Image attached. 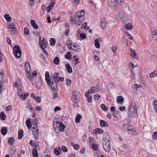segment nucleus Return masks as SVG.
Returning a JSON list of instances; mask_svg holds the SVG:
<instances>
[{
    "instance_id": "nucleus-1",
    "label": "nucleus",
    "mask_w": 157,
    "mask_h": 157,
    "mask_svg": "<svg viewBox=\"0 0 157 157\" xmlns=\"http://www.w3.org/2000/svg\"><path fill=\"white\" fill-rule=\"evenodd\" d=\"M59 77V74L58 73H55L53 75V77H51V86L50 88L52 90H55L58 88L56 81L57 80Z\"/></svg>"
},
{
    "instance_id": "nucleus-2",
    "label": "nucleus",
    "mask_w": 157,
    "mask_h": 157,
    "mask_svg": "<svg viewBox=\"0 0 157 157\" xmlns=\"http://www.w3.org/2000/svg\"><path fill=\"white\" fill-rule=\"evenodd\" d=\"M13 54L17 58H20L21 55V51L20 47L18 45H15L13 49Z\"/></svg>"
},
{
    "instance_id": "nucleus-3",
    "label": "nucleus",
    "mask_w": 157,
    "mask_h": 157,
    "mask_svg": "<svg viewBox=\"0 0 157 157\" xmlns=\"http://www.w3.org/2000/svg\"><path fill=\"white\" fill-rule=\"evenodd\" d=\"M80 94L79 92L76 90H74L73 91L71 97V99L72 101L75 103H77L79 100Z\"/></svg>"
},
{
    "instance_id": "nucleus-4",
    "label": "nucleus",
    "mask_w": 157,
    "mask_h": 157,
    "mask_svg": "<svg viewBox=\"0 0 157 157\" xmlns=\"http://www.w3.org/2000/svg\"><path fill=\"white\" fill-rule=\"evenodd\" d=\"M136 109L135 107H129L128 111V116L130 117L135 116L137 112Z\"/></svg>"
},
{
    "instance_id": "nucleus-5",
    "label": "nucleus",
    "mask_w": 157,
    "mask_h": 157,
    "mask_svg": "<svg viewBox=\"0 0 157 157\" xmlns=\"http://www.w3.org/2000/svg\"><path fill=\"white\" fill-rule=\"evenodd\" d=\"M9 29L10 30V31L11 34H15L17 33V29L15 25L13 23H11L8 24Z\"/></svg>"
},
{
    "instance_id": "nucleus-6",
    "label": "nucleus",
    "mask_w": 157,
    "mask_h": 157,
    "mask_svg": "<svg viewBox=\"0 0 157 157\" xmlns=\"http://www.w3.org/2000/svg\"><path fill=\"white\" fill-rule=\"evenodd\" d=\"M102 146L106 152H108L109 151L110 148V142H105V141H102Z\"/></svg>"
},
{
    "instance_id": "nucleus-7",
    "label": "nucleus",
    "mask_w": 157,
    "mask_h": 157,
    "mask_svg": "<svg viewBox=\"0 0 157 157\" xmlns=\"http://www.w3.org/2000/svg\"><path fill=\"white\" fill-rule=\"evenodd\" d=\"M84 18H82L81 19V18H80L79 17L77 16H75L74 21L76 25H80L81 24V23L84 21Z\"/></svg>"
},
{
    "instance_id": "nucleus-8",
    "label": "nucleus",
    "mask_w": 157,
    "mask_h": 157,
    "mask_svg": "<svg viewBox=\"0 0 157 157\" xmlns=\"http://www.w3.org/2000/svg\"><path fill=\"white\" fill-rule=\"evenodd\" d=\"M129 53L131 57L136 59H139L138 55L135 50L132 48L130 49Z\"/></svg>"
},
{
    "instance_id": "nucleus-9",
    "label": "nucleus",
    "mask_w": 157,
    "mask_h": 157,
    "mask_svg": "<svg viewBox=\"0 0 157 157\" xmlns=\"http://www.w3.org/2000/svg\"><path fill=\"white\" fill-rule=\"evenodd\" d=\"M71 48L75 50L77 52H79L80 51L81 48L80 46L75 44H72L71 47H70Z\"/></svg>"
},
{
    "instance_id": "nucleus-10",
    "label": "nucleus",
    "mask_w": 157,
    "mask_h": 157,
    "mask_svg": "<svg viewBox=\"0 0 157 157\" xmlns=\"http://www.w3.org/2000/svg\"><path fill=\"white\" fill-rule=\"evenodd\" d=\"M45 79L48 85L50 87V86H51V79H50L49 73L48 72H46L45 73Z\"/></svg>"
},
{
    "instance_id": "nucleus-11",
    "label": "nucleus",
    "mask_w": 157,
    "mask_h": 157,
    "mask_svg": "<svg viewBox=\"0 0 157 157\" xmlns=\"http://www.w3.org/2000/svg\"><path fill=\"white\" fill-rule=\"evenodd\" d=\"M107 3L108 5L112 7H115L117 6L115 0H108Z\"/></svg>"
},
{
    "instance_id": "nucleus-12",
    "label": "nucleus",
    "mask_w": 157,
    "mask_h": 157,
    "mask_svg": "<svg viewBox=\"0 0 157 157\" xmlns=\"http://www.w3.org/2000/svg\"><path fill=\"white\" fill-rule=\"evenodd\" d=\"M85 14V11L83 10H81L78 11L75 14V16H77L81 18H84V15Z\"/></svg>"
},
{
    "instance_id": "nucleus-13",
    "label": "nucleus",
    "mask_w": 157,
    "mask_h": 157,
    "mask_svg": "<svg viewBox=\"0 0 157 157\" xmlns=\"http://www.w3.org/2000/svg\"><path fill=\"white\" fill-rule=\"evenodd\" d=\"M110 138L109 133L108 132L105 133L103 136V140L102 141H105V142H110Z\"/></svg>"
},
{
    "instance_id": "nucleus-14",
    "label": "nucleus",
    "mask_w": 157,
    "mask_h": 157,
    "mask_svg": "<svg viewBox=\"0 0 157 157\" xmlns=\"http://www.w3.org/2000/svg\"><path fill=\"white\" fill-rule=\"evenodd\" d=\"M47 41L45 40V38H44L41 42L40 43L41 48L43 49L46 48L47 47Z\"/></svg>"
},
{
    "instance_id": "nucleus-15",
    "label": "nucleus",
    "mask_w": 157,
    "mask_h": 157,
    "mask_svg": "<svg viewBox=\"0 0 157 157\" xmlns=\"http://www.w3.org/2000/svg\"><path fill=\"white\" fill-rule=\"evenodd\" d=\"M65 127L66 126L65 125L63 124L62 122H60L59 123L57 128L59 130L62 132L63 131Z\"/></svg>"
},
{
    "instance_id": "nucleus-16",
    "label": "nucleus",
    "mask_w": 157,
    "mask_h": 157,
    "mask_svg": "<svg viewBox=\"0 0 157 157\" xmlns=\"http://www.w3.org/2000/svg\"><path fill=\"white\" fill-rule=\"evenodd\" d=\"M37 145H35V147L33 148V155L34 157H37L38 156V154L37 152V150L36 149L37 147Z\"/></svg>"
},
{
    "instance_id": "nucleus-17",
    "label": "nucleus",
    "mask_w": 157,
    "mask_h": 157,
    "mask_svg": "<svg viewBox=\"0 0 157 157\" xmlns=\"http://www.w3.org/2000/svg\"><path fill=\"white\" fill-rule=\"evenodd\" d=\"M18 95L19 97L21 98L22 100H25L26 99V98L28 97L29 96V94L28 93H25L24 94V96L23 97V95L22 94H20V92L18 91Z\"/></svg>"
},
{
    "instance_id": "nucleus-18",
    "label": "nucleus",
    "mask_w": 157,
    "mask_h": 157,
    "mask_svg": "<svg viewBox=\"0 0 157 157\" xmlns=\"http://www.w3.org/2000/svg\"><path fill=\"white\" fill-rule=\"evenodd\" d=\"M125 28L127 30H130L133 29V27L131 23H129L124 25Z\"/></svg>"
},
{
    "instance_id": "nucleus-19",
    "label": "nucleus",
    "mask_w": 157,
    "mask_h": 157,
    "mask_svg": "<svg viewBox=\"0 0 157 157\" xmlns=\"http://www.w3.org/2000/svg\"><path fill=\"white\" fill-rule=\"evenodd\" d=\"M65 67L66 68L67 70L68 73H71L72 72V68L69 63H66L65 65Z\"/></svg>"
},
{
    "instance_id": "nucleus-20",
    "label": "nucleus",
    "mask_w": 157,
    "mask_h": 157,
    "mask_svg": "<svg viewBox=\"0 0 157 157\" xmlns=\"http://www.w3.org/2000/svg\"><path fill=\"white\" fill-rule=\"evenodd\" d=\"M124 100V98L121 96H118L117 98V102L120 104H121L123 102Z\"/></svg>"
},
{
    "instance_id": "nucleus-21",
    "label": "nucleus",
    "mask_w": 157,
    "mask_h": 157,
    "mask_svg": "<svg viewBox=\"0 0 157 157\" xmlns=\"http://www.w3.org/2000/svg\"><path fill=\"white\" fill-rule=\"evenodd\" d=\"M73 62H75V64L77 65L80 63V62L79 61V58L77 57V55H75L73 57Z\"/></svg>"
},
{
    "instance_id": "nucleus-22",
    "label": "nucleus",
    "mask_w": 157,
    "mask_h": 157,
    "mask_svg": "<svg viewBox=\"0 0 157 157\" xmlns=\"http://www.w3.org/2000/svg\"><path fill=\"white\" fill-rule=\"evenodd\" d=\"M100 124L101 127L108 126L109 125L108 123L104 120H101L100 121Z\"/></svg>"
},
{
    "instance_id": "nucleus-23",
    "label": "nucleus",
    "mask_w": 157,
    "mask_h": 157,
    "mask_svg": "<svg viewBox=\"0 0 157 157\" xmlns=\"http://www.w3.org/2000/svg\"><path fill=\"white\" fill-rule=\"evenodd\" d=\"M30 24L32 26L34 29H37L38 28V26L36 24L34 20H32L30 21Z\"/></svg>"
},
{
    "instance_id": "nucleus-24",
    "label": "nucleus",
    "mask_w": 157,
    "mask_h": 157,
    "mask_svg": "<svg viewBox=\"0 0 157 157\" xmlns=\"http://www.w3.org/2000/svg\"><path fill=\"white\" fill-rule=\"evenodd\" d=\"M23 131L22 130L20 129L18 131V138L19 140H21L22 139L23 136Z\"/></svg>"
},
{
    "instance_id": "nucleus-25",
    "label": "nucleus",
    "mask_w": 157,
    "mask_h": 157,
    "mask_svg": "<svg viewBox=\"0 0 157 157\" xmlns=\"http://www.w3.org/2000/svg\"><path fill=\"white\" fill-rule=\"evenodd\" d=\"M25 70L26 72H28L29 71H30V67L29 64V63L28 62H25Z\"/></svg>"
},
{
    "instance_id": "nucleus-26",
    "label": "nucleus",
    "mask_w": 157,
    "mask_h": 157,
    "mask_svg": "<svg viewBox=\"0 0 157 157\" xmlns=\"http://www.w3.org/2000/svg\"><path fill=\"white\" fill-rule=\"evenodd\" d=\"M8 130L6 127H3L1 130V134L4 136L6 134Z\"/></svg>"
},
{
    "instance_id": "nucleus-27",
    "label": "nucleus",
    "mask_w": 157,
    "mask_h": 157,
    "mask_svg": "<svg viewBox=\"0 0 157 157\" xmlns=\"http://www.w3.org/2000/svg\"><path fill=\"white\" fill-rule=\"evenodd\" d=\"M157 76V70H155L149 74L151 78H154Z\"/></svg>"
},
{
    "instance_id": "nucleus-28",
    "label": "nucleus",
    "mask_w": 157,
    "mask_h": 157,
    "mask_svg": "<svg viewBox=\"0 0 157 157\" xmlns=\"http://www.w3.org/2000/svg\"><path fill=\"white\" fill-rule=\"evenodd\" d=\"M54 152L56 155H59L61 152V149L59 148H56L54 149Z\"/></svg>"
},
{
    "instance_id": "nucleus-29",
    "label": "nucleus",
    "mask_w": 157,
    "mask_h": 157,
    "mask_svg": "<svg viewBox=\"0 0 157 157\" xmlns=\"http://www.w3.org/2000/svg\"><path fill=\"white\" fill-rule=\"evenodd\" d=\"M152 34L153 38L155 39L157 42V29H155L154 31L152 30Z\"/></svg>"
},
{
    "instance_id": "nucleus-30",
    "label": "nucleus",
    "mask_w": 157,
    "mask_h": 157,
    "mask_svg": "<svg viewBox=\"0 0 157 157\" xmlns=\"http://www.w3.org/2000/svg\"><path fill=\"white\" fill-rule=\"evenodd\" d=\"M26 125L29 129H30L31 128V124L30 120L29 119H28L26 121Z\"/></svg>"
},
{
    "instance_id": "nucleus-31",
    "label": "nucleus",
    "mask_w": 157,
    "mask_h": 157,
    "mask_svg": "<svg viewBox=\"0 0 157 157\" xmlns=\"http://www.w3.org/2000/svg\"><path fill=\"white\" fill-rule=\"evenodd\" d=\"M128 132L129 134L132 135L134 132V130L132 128V126L129 125V128L127 129Z\"/></svg>"
},
{
    "instance_id": "nucleus-32",
    "label": "nucleus",
    "mask_w": 157,
    "mask_h": 157,
    "mask_svg": "<svg viewBox=\"0 0 157 157\" xmlns=\"http://www.w3.org/2000/svg\"><path fill=\"white\" fill-rule=\"evenodd\" d=\"M94 44L95 47L97 48H99L100 47V44L99 42L98 39H96L94 41Z\"/></svg>"
},
{
    "instance_id": "nucleus-33",
    "label": "nucleus",
    "mask_w": 157,
    "mask_h": 157,
    "mask_svg": "<svg viewBox=\"0 0 157 157\" xmlns=\"http://www.w3.org/2000/svg\"><path fill=\"white\" fill-rule=\"evenodd\" d=\"M33 135L35 139H37L38 136V131L37 129H36L34 131H33Z\"/></svg>"
},
{
    "instance_id": "nucleus-34",
    "label": "nucleus",
    "mask_w": 157,
    "mask_h": 157,
    "mask_svg": "<svg viewBox=\"0 0 157 157\" xmlns=\"http://www.w3.org/2000/svg\"><path fill=\"white\" fill-rule=\"evenodd\" d=\"M81 118V116L80 114H78L75 119V121L76 123H78L80 121V120Z\"/></svg>"
},
{
    "instance_id": "nucleus-35",
    "label": "nucleus",
    "mask_w": 157,
    "mask_h": 157,
    "mask_svg": "<svg viewBox=\"0 0 157 157\" xmlns=\"http://www.w3.org/2000/svg\"><path fill=\"white\" fill-rule=\"evenodd\" d=\"M0 118L2 121L5 120L6 119V115L3 112H2L0 114Z\"/></svg>"
},
{
    "instance_id": "nucleus-36",
    "label": "nucleus",
    "mask_w": 157,
    "mask_h": 157,
    "mask_svg": "<svg viewBox=\"0 0 157 157\" xmlns=\"http://www.w3.org/2000/svg\"><path fill=\"white\" fill-rule=\"evenodd\" d=\"M71 53L69 52H67L65 55V58L69 60H71Z\"/></svg>"
},
{
    "instance_id": "nucleus-37",
    "label": "nucleus",
    "mask_w": 157,
    "mask_h": 157,
    "mask_svg": "<svg viewBox=\"0 0 157 157\" xmlns=\"http://www.w3.org/2000/svg\"><path fill=\"white\" fill-rule=\"evenodd\" d=\"M14 141V139L12 137H11L9 139L8 143L9 145H12L13 144V142Z\"/></svg>"
},
{
    "instance_id": "nucleus-38",
    "label": "nucleus",
    "mask_w": 157,
    "mask_h": 157,
    "mask_svg": "<svg viewBox=\"0 0 157 157\" xmlns=\"http://www.w3.org/2000/svg\"><path fill=\"white\" fill-rule=\"evenodd\" d=\"M94 131H95V133L96 134H97L98 133V134H100L103 133V131L101 129H99V128L95 129L94 130Z\"/></svg>"
},
{
    "instance_id": "nucleus-39",
    "label": "nucleus",
    "mask_w": 157,
    "mask_h": 157,
    "mask_svg": "<svg viewBox=\"0 0 157 157\" xmlns=\"http://www.w3.org/2000/svg\"><path fill=\"white\" fill-rule=\"evenodd\" d=\"M26 76L27 78L30 80H32L33 79V77L31 76L29 71L26 72Z\"/></svg>"
},
{
    "instance_id": "nucleus-40",
    "label": "nucleus",
    "mask_w": 157,
    "mask_h": 157,
    "mask_svg": "<svg viewBox=\"0 0 157 157\" xmlns=\"http://www.w3.org/2000/svg\"><path fill=\"white\" fill-rule=\"evenodd\" d=\"M5 18L6 19L7 21H10L11 20V18L10 15L7 14H6L4 15Z\"/></svg>"
},
{
    "instance_id": "nucleus-41",
    "label": "nucleus",
    "mask_w": 157,
    "mask_h": 157,
    "mask_svg": "<svg viewBox=\"0 0 157 157\" xmlns=\"http://www.w3.org/2000/svg\"><path fill=\"white\" fill-rule=\"evenodd\" d=\"M53 62L55 64L58 65L59 63V58L57 56L55 57L53 60Z\"/></svg>"
},
{
    "instance_id": "nucleus-42",
    "label": "nucleus",
    "mask_w": 157,
    "mask_h": 157,
    "mask_svg": "<svg viewBox=\"0 0 157 157\" xmlns=\"http://www.w3.org/2000/svg\"><path fill=\"white\" fill-rule=\"evenodd\" d=\"M56 43L55 40L53 38L50 39V45L51 46L55 45Z\"/></svg>"
},
{
    "instance_id": "nucleus-43",
    "label": "nucleus",
    "mask_w": 157,
    "mask_h": 157,
    "mask_svg": "<svg viewBox=\"0 0 157 157\" xmlns=\"http://www.w3.org/2000/svg\"><path fill=\"white\" fill-rule=\"evenodd\" d=\"M59 123L57 120V119H54L53 122V127H55V128L56 127H57V128L58 126Z\"/></svg>"
},
{
    "instance_id": "nucleus-44",
    "label": "nucleus",
    "mask_w": 157,
    "mask_h": 157,
    "mask_svg": "<svg viewBox=\"0 0 157 157\" xmlns=\"http://www.w3.org/2000/svg\"><path fill=\"white\" fill-rule=\"evenodd\" d=\"M94 87L95 88H94V91H93V92H96L100 90L101 89L99 85H97L96 86Z\"/></svg>"
},
{
    "instance_id": "nucleus-45",
    "label": "nucleus",
    "mask_w": 157,
    "mask_h": 157,
    "mask_svg": "<svg viewBox=\"0 0 157 157\" xmlns=\"http://www.w3.org/2000/svg\"><path fill=\"white\" fill-rule=\"evenodd\" d=\"M42 84L40 81H38L36 83V87L38 89H40L41 86Z\"/></svg>"
},
{
    "instance_id": "nucleus-46",
    "label": "nucleus",
    "mask_w": 157,
    "mask_h": 157,
    "mask_svg": "<svg viewBox=\"0 0 157 157\" xmlns=\"http://www.w3.org/2000/svg\"><path fill=\"white\" fill-rule=\"evenodd\" d=\"M101 107L102 109L105 111H106L108 110V108L103 104H102L101 105Z\"/></svg>"
},
{
    "instance_id": "nucleus-47",
    "label": "nucleus",
    "mask_w": 157,
    "mask_h": 157,
    "mask_svg": "<svg viewBox=\"0 0 157 157\" xmlns=\"http://www.w3.org/2000/svg\"><path fill=\"white\" fill-rule=\"evenodd\" d=\"M101 97V96L98 94H96L94 96V99L95 100H98Z\"/></svg>"
},
{
    "instance_id": "nucleus-48",
    "label": "nucleus",
    "mask_w": 157,
    "mask_h": 157,
    "mask_svg": "<svg viewBox=\"0 0 157 157\" xmlns=\"http://www.w3.org/2000/svg\"><path fill=\"white\" fill-rule=\"evenodd\" d=\"M106 23L105 21H102L101 23V25L102 29H105L106 26Z\"/></svg>"
},
{
    "instance_id": "nucleus-49",
    "label": "nucleus",
    "mask_w": 157,
    "mask_h": 157,
    "mask_svg": "<svg viewBox=\"0 0 157 157\" xmlns=\"http://www.w3.org/2000/svg\"><path fill=\"white\" fill-rule=\"evenodd\" d=\"M66 85L67 86H69L71 85V80L67 79L66 80Z\"/></svg>"
},
{
    "instance_id": "nucleus-50",
    "label": "nucleus",
    "mask_w": 157,
    "mask_h": 157,
    "mask_svg": "<svg viewBox=\"0 0 157 157\" xmlns=\"http://www.w3.org/2000/svg\"><path fill=\"white\" fill-rule=\"evenodd\" d=\"M72 44V41L70 40H67L66 42L67 45L70 48H71L70 47H71L72 44Z\"/></svg>"
},
{
    "instance_id": "nucleus-51",
    "label": "nucleus",
    "mask_w": 157,
    "mask_h": 157,
    "mask_svg": "<svg viewBox=\"0 0 157 157\" xmlns=\"http://www.w3.org/2000/svg\"><path fill=\"white\" fill-rule=\"evenodd\" d=\"M117 5H121L123 2L124 0H115Z\"/></svg>"
},
{
    "instance_id": "nucleus-52",
    "label": "nucleus",
    "mask_w": 157,
    "mask_h": 157,
    "mask_svg": "<svg viewBox=\"0 0 157 157\" xmlns=\"http://www.w3.org/2000/svg\"><path fill=\"white\" fill-rule=\"evenodd\" d=\"M92 147L93 149L95 150H97L98 149V145L95 144H93Z\"/></svg>"
},
{
    "instance_id": "nucleus-53",
    "label": "nucleus",
    "mask_w": 157,
    "mask_h": 157,
    "mask_svg": "<svg viewBox=\"0 0 157 157\" xmlns=\"http://www.w3.org/2000/svg\"><path fill=\"white\" fill-rule=\"evenodd\" d=\"M55 0H51V2L49 6H50L51 7L53 8L55 5Z\"/></svg>"
},
{
    "instance_id": "nucleus-54",
    "label": "nucleus",
    "mask_w": 157,
    "mask_h": 157,
    "mask_svg": "<svg viewBox=\"0 0 157 157\" xmlns=\"http://www.w3.org/2000/svg\"><path fill=\"white\" fill-rule=\"evenodd\" d=\"M29 29L25 27L24 29V32L25 35L29 34Z\"/></svg>"
},
{
    "instance_id": "nucleus-55",
    "label": "nucleus",
    "mask_w": 157,
    "mask_h": 157,
    "mask_svg": "<svg viewBox=\"0 0 157 157\" xmlns=\"http://www.w3.org/2000/svg\"><path fill=\"white\" fill-rule=\"evenodd\" d=\"M129 124L127 123L124 124L123 125V128L125 129H127L128 128H129Z\"/></svg>"
},
{
    "instance_id": "nucleus-56",
    "label": "nucleus",
    "mask_w": 157,
    "mask_h": 157,
    "mask_svg": "<svg viewBox=\"0 0 157 157\" xmlns=\"http://www.w3.org/2000/svg\"><path fill=\"white\" fill-rule=\"evenodd\" d=\"M152 138L156 139L157 138V131L155 132L153 134Z\"/></svg>"
},
{
    "instance_id": "nucleus-57",
    "label": "nucleus",
    "mask_w": 157,
    "mask_h": 157,
    "mask_svg": "<svg viewBox=\"0 0 157 157\" xmlns=\"http://www.w3.org/2000/svg\"><path fill=\"white\" fill-rule=\"evenodd\" d=\"M80 36L82 39H85L86 37V35L84 33H82L80 35Z\"/></svg>"
},
{
    "instance_id": "nucleus-58",
    "label": "nucleus",
    "mask_w": 157,
    "mask_h": 157,
    "mask_svg": "<svg viewBox=\"0 0 157 157\" xmlns=\"http://www.w3.org/2000/svg\"><path fill=\"white\" fill-rule=\"evenodd\" d=\"M117 46H113L111 48V49L113 51V52H114L117 49Z\"/></svg>"
},
{
    "instance_id": "nucleus-59",
    "label": "nucleus",
    "mask_w": 157,
    "mask_h": 157,
    "mask_svg": "<svg viewBox=\"0 0 157 157\" xmlns=\"http://www.w3.org/2000/svg\"><path fill=\"white\" fill-rule=\"evenodd\" d=\"M6 41L7 43L12 47V46L11 44V40L10 38L9 37L7 38Z\"/></svg>"
},
{
    "instance_id": "nucleus-60",
    "label": "nucleus",
    "mask_w": 157,
    "mask_h": 157,
    "mask_svg": "<svg viewBox=\"0 0 157 157\" xmlns=\"http://www.w3.org/2000/svg\"><path fill=\"white\" fill-rule=\"evenodd\" d=\"M79 145L78 144H75L74 145V146L73 147L75 149V150H78L79 148Z\"/></svg>"
},
{
    "instance_id": "nucleus-61",
    "label": "nucleus",
    "mask_w": 157,
    "mask_h": 157,
    "mask_svg": "<svg viewBox=\"0 0 157 157\" xmlns=\"http://www.w3.org/2000/svg\"><path fill=\"white\" fill-rule=\"evenodd\" d=\"M129 107H135V108H137L134 102H132Z\"/></svg>"
},
{
    "instance_id": "nucleus-62",
    "label": "nucleus",
    "mask_w": 157,
    "mask_h": 157,
    "mask_svg": "<svg viewBox=\"0 0 157 157\" xmlns=\"http://www.w3.org/2000/svg\"><path fill=\"white\" fill-rule=\"evenodd\" d=\"M34 0H30L29 3L31 6H33L34 4Z\"/></svg>"
},
{
    "instance_id": "nucleus-63",
    "label": "nucleus",
    "mask_w": 157,
    "mask_h": 157,
    "mask_svg": "<svg viewBox=\"0 0 157 157\" xmlns=\"http://www.w3.org/2000/svg\"><path fill=\"white\" fill-rule=\"evenodd\" d=\"M52 8L50 6H49L47 8L46 10L48 12H49L51 11Z\"/></svg>"
},
{
    "instance_id": "nucleus-64",
    "label": "nucleus",
    "mask_w": 157,
    "mask_h": 157,
    "mask_svg": "<svg viewBox=\"0 0 157 157\" xmlns=\"http://www.w3.org/2000/svg\"><path fill=\"white\" fill-rule=\"evenodd\" d=\"M87 101L89 102H91L92 101V97L91 96L87 98Z\"/></svg>"
}]
</instances>
